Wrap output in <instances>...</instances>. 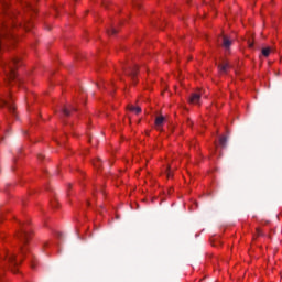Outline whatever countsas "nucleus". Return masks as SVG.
<instances>
[{
    "label": "nucleus",
    "instance_id": "nucleus-1",
    "mask_svg": "<svg viewBox=\"0 0 282 282\" xmlns=\"http://www.w3.org/2000/svg\"><path fill=\"white\" fill-rule=\"evenodd\" d=\"M18 239H20V241L24 245L23 247H21L19 256L10 252H4V260L0 263V268L8 265L13 274H17V272H19V265H21L23 258L25 257V254H28V248L25 247V243H28V241L32 239V231L25 228V226H22L20 232L18 234Z\"/></svg>",
    "mask_w": 282,
    "mask_h": 282
},
{
    "label": "nucleus",
    "instance_id": "nucleus-2",
    "mask_svg": "<svg viewBox=\"0 0 282 282\" xmlns=\"http://www.w3.org/2000/svg\"><path fill=\"white\" fill-rule=\"evenodd\" d=\"M20 62H21V59L19 57H15L12 59V62H8L2 65L4 72L9 76L10 80H17L15 69L19 67Z\"/></svg>",
    "mask_w": 282,
    "mask_h": 282
},
{
    "label": "nucleus",
    "instance_id": "nucleus-3",
    "mask_svg": "<svg viewBox=\"0 0 282 282\" xmlns=\"http://www.w3.org/2000/svg\"><path fill=\"white\" fill-rule=\"evenodd\" d=\"M14 35L12 34V25L10 24H1L0 25V50L3 41H12Z\"/></svg>",
    "mask_w": 282,
    "mask_h": 282
},
{
    "label": "nucleus",
    "instance_id": "nucleus-4",
    "mask_svg": "<svg viewBox=\"0 0 282 282\" xmlns=\"http://www.w3.org/2000/svg\"><path fill=\"white\" fill-rule=\"evenodd\" d=\"M164 117L163 116H159L155 118L154 124H155V129H158V131H162V127H164Z\"/></svg>",
    "mask_w": 282,
    "mask_h": 282
},
{
    "label": "nucleus",
    "instance_id": "nucleus-5",
    "mask_svg": "<svg viewBox=\"0 0 282 282\" xmlns=\"http://www.w3.org/2000/svg\"><path fill=\"white\" fill-rule=\"evenodd\" d=\"M126 74L132 78V82L134 85L135 83H138L135 80V76H138V66H134L133 68L127 70Z\"/></svg>",
    "mask_w": 282,
    "mask_h": 282
},
{
    "label": "nucleus",
    "instance_id": "nucleus-6",
    "mask_svg": "<svg viewBox=\"0 0 282 282\" xmlns=\"http://www.w3.org/2000/svg\"><path fill=\"white\" fill-rule=\"evenodd\" d=\"M200 95L199 93H193L189 97V104L191 105H199Z\"/></svg>",
    "mask_w": 282,
    "mask_h": 282
},
{
    "label": "nucleus",
    "instance_id": "nucleus-7",
    "mask_svg": "<svg viewBox=\"0 0 282 282\" xmlns=\"http://www.w3.org/2000/svg\"><path fill=\"white\" fill-rule=\"evenodd\" d=\"M223 47L228 51L230 50V46L232 45V41H230V39H228V36H223Z\"/></svg>",
    "mask_w": 282,
    "mask_h": 282
},
{
    "label": "nucleus",
    "instance_id": "nucleus-8",
    "mask_svg": "<svg viewBox=\"0 0 282 282\" xmlns=\"http://www.w3.org/2000/svg\"><path fill=\"white\" fill-rule=\"evenodd\" d=\"M129 111H132V113H141L142 112V108L138 107V106H128Z\"/></svg>",
    "mask_w": 282,
    "mask_h": 282
},
{
    "label": "nucleus",
    "instance_id": "nucleus-9",
    "mask_svg": "<svg viewBox=\"0 0 282 282\" xmlns=\"http://www.w3.org/2000/svg\"><path fill=\"white\" fill-rule=\"evenodd\" d=\"M3 107H8V109L11 111V113H14V105L10 101H3Z\"/></svg>",
    "mask_w": 282,
    "mask_h": 282
},
{
    "label": "nucleus",
    "instance_id": "nucleus-10",
    "mask_svg": "<svg viewBox=\"0 0 282 282\" xmlns=\"http://www.w3.org/2000/svg\"><path fill=\"white\" fill-rule=\"evenodd\" d=\"M172 166H167L165 170V175L167 177V180H171L173 177V172L171 171Z\"/></svg>",
    "mask_w": 282,
    "mask_h": 282
},
{
    "label": "nucleus",
    "instance_id": "nucleus-11",
    "mask_svg": "<svg viewBox=\"0 0 282 282\" xmlns=\"http://www.w3.org/2000/svg\"><path fill=\"white\" fill-rule=\"evenodd\" d=\"M228 64H223L218 66L220 73H228Z\"/></svg>",
    "mask_w": 282,
    "mask_h": 282
},
{
    "label": "nucleus",
    "instance_id": "nucleus-12",
    "mask_svg": "<svg viewBox=\"0 0 282 282\" xmlns=\"http://www.w3.org/2000/svg\"><path fill=\"white\" fill-rule=\"evenodd\" d=\"M93 165L95 166V169H100V166H102V161L100 159H97L93 162Z\"/></svg>",
    "mask_w": 282,
    "mask_h": 282
},
{
    "label": "nucleus",
    "instance_id": "nucleus-13",
    "mask_svg": "<svg viewBox=\"0 0 282 282\" xmlns=\"http://www.w3.org/2000/svg\"><path fill=\"white\" fill-rule=\"evenodd\" d=\"M108 34H109V36H113L116 34H118V30L112 26V28H110V30H108Z\"/></svg>",
    "mask_w": 282,
    "mask_h": 282
},
{
    "label": "nucleus",
    "instance_id": "nucleus-14",
    "mask_svg": "<svg viewBox=\"0 0 282 282\" xmlns=\"http://www.w3.org/2000/svg\"><path fill=\"white\" fill-rule=\"evenodd\" d=\"M261 52H262V55H263V56L268 57L269 54H270V52H271V50H270V47H265V48H262Z\"/></svg>",
    "mask_w": 282,
    "mask_h": 282
},
{
    "label": "nucleus",
    "instance_id": "nucleus-15",
    "mask_svg": "<svg viewBox=\"0 0 282 282\" xmlns=\"http://www.w3.org/2000/svg\"><path fill=\"white\" fill-rule=\"evenodd\" d=\"M228 141V139L226 138V137H220V139H219V144L221 145V147H226V142Z\"/></svg>",
    "mask_w": 282,
    "mask_h": 282
},
{
    "label": "nucleus",
    "instance_id": "nucleus-16",
    "mask_svg": "<svg viewBox=\"0 0 282 282\" xmlns=\"http://www.w3.org/2000/svg\"><path fill=\"white\" fill-rule=\"evenodd\" d=\"M51 206H52L53 208H58V200L53 199V200L51 202Z\"/></svg>",
    "mask_w": 282,
    "mask_h": 282
},
{
    "label": "nucleus",
    "instance_id": "nucleus-17",
    "mask_svg": "<svg viewBox=\"0 0 282 282\" xmlns=\"http://www.w3.org/2000/svg\"><path fill=\"white\" fill-rule=\"evenodd\" d=\"M63 113H64V116H69V109L68 108H64L63 109Z\"/></svg>",
    "mask_w": 282,
    "mask_h": 282
},
{
    "label": "nucleus",
    "instance_id": "nucleus-18",
    "mask_svg": "<svg viewBox=\"0 0 282 282\" xmlns=\"http://www.w3.org/2000/svg\"><path fill=\"white\" fill-rule=\"evenodd\" d=\"M248 45H249L250 48L254 47V43H252L250 41H248Z\"/></svg>",
    "mask_w": 282,
    "mask_h": 282
},
{
    "label": "nucleus",
    "instance_id": "nucleus-19",
    "mask_svg": "<svg viewBox=\"0 0 282 282\" xmlns=\"http://www.w3.org/2000/svg\"><path fill=\"white\" fill-rule=\"evenodd\" d=\"M257 232H258V235H261V231L259 229H257Z\"/></svg>",
    "mask_w": 282,
    "mask_h": 282
},
{
    "label": "nucleus",
    "instance_id": "nucleus-20",
    "mask_svg": "<svg viewBox=\"0 0 282 282\" xmlns=\"http://www.w3.org/2000/svg\"><path fill=\"white\" fill-rule=\"evenodd\" d=\"M25 30H30L28 26H25Z\"/></svg>",
    "mask_w": 282,
    "mask_h": 282
},
{
    "label": "nucleus",
    "instance_id": "nucleus-21",
    "mask_svg": "<svg viewBox=\"0 0 282 282\" xmlns=\"http://www.w3.org/2000/svg\"><path fill=\"white\" fill-rule=\"evenodd\" d=\"M31 268H34V264H31Z\"/></svg>",
    "mask_w": 282,
    "mask_h": 282
}]
</instances>
